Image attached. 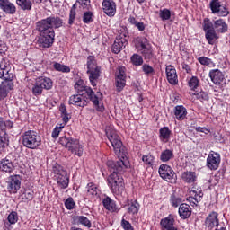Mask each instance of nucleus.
<instances>
[{"mask_svg": "<svg viewBox=\"0 0 230 230\" xmlns=\"http://www.w3.org/2000/svg\"><path fill=\"white\" fill-rule=\"evenodd\" d=\"M106 134L119 158L116 162L112 160L107 162L108 170L112 172L108 177V186L114 195H119V193L125 190V182H123V176H121V173L127 170L128 153L125 146H123L121 138L115 133V131L106 132Z\"/></svg>", "mask_w": 230, "mask_h": 230, "instance_id": "nucleus-1", "label": "nucleus"}, {"mask_svg": "<svg viewBox=\"0 0 230 230\" xmlns=\"http://www.w3.org/2000/svg\"><path fill=\"white\" fill-rule=\"evenodd\" d=\"M64 21L57 15H51L36 22L40 33L39 42L41 48H51L55 42V30L62 28Z\"/></svg>", "mask_w": 230, "mask_h": 230, "instance_id": "nucleus-2", "label": "nucleus"}, {"mask_svg": "<svg viewBox=\"0 0 230 230\" xmlns=\"http://www.w3.org/2000/svg\"><path fill=\"white\" fill-rule=\"evenodd\" d=\"M203 31H205V38L208 44L213 46L215 41L218 39L217 33H226L227 31V23L224 19H218L213 22L209 18H205L203 20Z\"/></svg>", "mask_w": 230, "mask_h": 230, "instance_id": "nucleus-3", "label": "nucleus"}, {"mask_svg": "<svg viewBox=\"0 0 230 230\" xmlns=\"http://www.w3.org/2000/svg\"><path fill=\"white\" fill-rule=\"evenodd\" d=\"M59 145L66 148L68 152L77 155V157H82L84 155V145L80 144V140L73 137H59Z\"/></svg>", "mask_w": 230, "mask_h": 230, "instance_id": "nucleus-4", "label": "nucleus"}, {"mask_svg": "<svg viewBox=\"0 0 230 230\" xmlns=\"http://www.w3.org/2000/svg\"><path fill=\"white\" fill-rule=\"evenodd\" d=\"M42 144L40 135L35 130H27L22 135V145L29 150H37L39 146Z\"/></svg>", "mask_w": 230, "mask_h": 230, "instance_id": "nucleus-5", "label": "nucleus"}, {"mask_svg": "<svg viewBox=\"0 0 230 230\" xmlns=\"http://www.w3.org/2000/svg\"><path fill=\"white\" fill-rule=\"evenodd\" d=\"M87 75H89L91 85H93V87H96V82L98 78H100V67L96 66L94 58L91 56L88 57L87 61Z\"/></svg>", "mask_w": 230, "mask_h": 230, "instance_id": "nucleus-6", "label": "nucleus"}, {"mask_svg": "<svg viewBox=\"0 0 230 230\" xmlns=\"http://www.w3.org/2000/svg\"><path fill=\"white\" fill-rule=\"evenodd\" d=\"M74 89L77 93H84L82 94L87 96L93 103H98V101L96 100V93L93 91V88L85 85L84 79L77 80L74 85Z\"/></svg>", "mask_w": 230, "mask_h": 230, "instance_id": "nucleus-7", "label": "nucleus"}, {"mask_svg": "<svg viewBox=\"0 0 230 230\" xmlns=\"http://www.w3.org/2000/svg\"><path fill=\"white\" fill-rule=\"evenodd\" d=\"M0 78L4 82H13V72H12V64L6 58H2L0 60Z\"/></svg>", "mask_w": 230, "mask_h": 230, "instance_id": "nucleus-8", "label": "nucleus"}, {"mask_svg": "<svg viewBox=\"0 0 230 230\" xmlns=\"http://www.w3.org/2000/svg\"><path fill=\"white\" fill-rule=\"evenodd\" d=\"M158 173L164 181L171 182V184H175V182H177V174L175 173V171H173V169L168 164H161L158 169Z\"/></svg>", "mask_w": 230, "mask_h": 230, "instance_id": "nucleus-9", "label": "nucleus"}, {"mask_svg": "<svg viewBox=\"0 0 230 230\" xmlns=\"http://www.w3.org/2000/svg\"><path fill=\"white\" fill-rule=\"evenodd\" d=\"M137 48L145 60H152L154 58V50H152V45L148 42V39L140 38Z\"/></svg>", "mask_w": 230, "mask_h": 230, "instance_id": "nucleus-10", "label": "nucleus"}, {"mask_svg": "<svg viewBox=\"0 0 230 230\" xmlns=\"http://www.w3.org/2000/svg\"><path fill=\"white\" fill-rule=\"evenodd\" d=\"M209 8L212 13H216L219 17H227L229 15V10L220 0H211Z\"/></svg>", "mask_w": 230, "mask_h": 230, "instance_id": "nucleus-11", "label": "nucleus"}, {"mask_svg": "<svg viewBox=\"0 0 230 230\" xmlns=\"http://www.w3.org/2000/svg\"><path fill=\"white\" fill-rule=\"evenodd\" d=\"M125 66H119L115 73V85L118 93H121L127 85V74Z\"/></svg>", "mask_w": 230, "mask_h": 230, "instance_id": "nucleus-12", "label": "nucleus"}, {"mask_svg": "<svg viewBox=\"0 0 230 230\" xmlns=\"http://www.w3.org/2000/svg\"><path fill=\"white\" fill-rule=\"evenodd\" d=\"M76 3L80 4L83 10H87L83 14V22H84V24H89L93 22V12H91L93 8L91 6V0H76Z\"/></svg>", "mask_w": 230, "mask_h": 230, "instance_id": "nucleus-13", "label": "nucleus"}, {"mask_svg": "<svg viewBox=\"0 0 230 230\" xmlns=\"http://www.w3.org/2000/svg\"><path fill=\"white\" fill-rule=\"evenodd\" d=\"M220 161V155L217 152L210 151L207 157V167H208L209 170H218Z\"/></svg>", "mask_w": 230, "mask_h": 230, "instance_id": "nucleus-14", "label": "nucleus"}, {"mask_svg": "<svg viewBox=\"0 0 230 230\" xmlns=\"http://www.w3.org/2000/svg\"><path fill=\"white\" fill-rule=\"evenodd\" d=\"M87 100H89V97L84 94H74L69 97L68 103L69 105H75V107H85L87 106Z\"/></svg>", "mask_w": 230, "mask_h": 230, "instance_id": "nucleus-15", "label": "nucleus"}, {"mask_svg": "<svg viewBox=\"0 0 230 230\" xmlns=\"http://www.w3.org/2000/svg\"><path fill=\"white\" fill-rule=\"evenodd\" d=\"M220 220H218V213L211 212L205 220V226L207 230H213L215 227H218Z\"/></svg>", "mask_w": 230, "mask_h": 230, "instance_id": "nucleus-16", "label": "nucleus"}, {"mask_svg": "<svg viewBox=\"0 0 230 230\" xmlns=\"http://www.w3.org/2000/svg\"><path fill=\"white\" fill-rule=\"evenodd\" d=\"M102 8L108 17H114L116 15V2L114 0H103Z\"/></svg>", "mask_w": 230, "mask_h": 230, "instance_id": "nucleus-17", "label": "nucleus"}, {"mask_svg": "<svg viewBox=\"0 0 230 230\" xmlns=\"http://www.w3.org/2000/svg\"><path fill=\"white\" fill-rule=\"evenodd\" d=\"M208 75L215 85L226 84V76L224 75V73L218 69L210 70Z\"/></svg>", "mask_w": 230, "mask_h": 230, "instance_id": "nucleus-18", "label": "nucleus"}, {"mask_svg": "<svg viewBox=\"0 0 230 230\" xmlns=\"http://www.w3.org/2000/svg\"><path fill=\"white\" fill-rule=\"evenodd\" d=\"M0 10L4 11L7 15H15L17 7L10 0H0Z\"/></svg>", "mask_w": 230, "mask_h": 230, "instance_id": "nucleus-19", "label": "nucleus"}, {"mask_svg": "<svg viewBox=\"0 0 230 230\" xmlns=\"http://www.w3.org/2000/svg\"><path fill=\"white\" fill-rule=\"evenodd\" d=\"M165 73L167 76V81L171 85H177L179 84V77L177 76V70L172 65H169L165 68Z\"/></svg>", "mask_w": 230, "mask_h": 230, "instance_id": "nucleus-20", "label": "nucleus"}, {"mask_svg": "<svg viewBox=\"0 0 230 230\" xmlns=\"http://www.w3.org/2000/svg\"><path fill=\"white\" fill-rule=\"evenodd\" d=\"M160 226L162 230H178L177 227H175V218H173L172 215L161 219Z\"/></svg>", "mask_w": 230, "mask_h": 230, "instance_id": "nucleus-21", "label": "nucleus"}, {"mask_svg": "<svg viewBox=\"0 0 230 230\" xmlns=\"http://www.w3.org/2000/svg\"><path fill=\"white\" fill-rule=\"evenodd\" d=\"M7 189L11 193H17V191L21 190V181L19 180V176H10V181L8 182Z\"/></svg>", "mask_w": 230, "mask_h": 230, "instance_id": "nucleus-22", "label": "nucleus"}, {"mask_svg": "<svg viewBox=\"0 0 230 230\" xmlns=\"http://www.w3.org/2000/svg\"><path fill=\"white\" fill-rule=\"evenodd\" d=\"M13 162L10 159V156H6L0 160V172H4L5 173H12L13 171Z\"/></svg>", "mask_w": 230, "mask_h": 230, "instance_id": "nucleus-23", "label": "nucleus"}, {"mask_svg": "<svg viewBox=\"0 0 230 230\" xmlns=\"http://www.w3.org/2000/svg\"><path fill=\"white\" fill-rule=\"evenodd\" d=\"M12 89H13V82L3 81L0 84V100H4Z\"/></svg>", "mask_w": 230, "mask_h": 230, "instance_id": "nucleus-24", "label": "nucleus"}, {"mask_svg": "<svg viewBox=\"0 0 230 230\" xmlns=\"http://www.w3.org/2000/svg\"><path fill=\"white\" fill-rule=\"evenodd\" d=\"M127 46V40L125 38H122L121 36H118L112 45V51L115 53V55H118Z\"/></svg>", "mask_w": 230, "mask_h": 230, "instance_id": "nucleus-25", "label": "nucleus"}, {"mask_svg": "<svg viewBox=\"0 0 230 230\" xmlns=\"http://www.w3.org/2000/svg\"><path fill=\"white\" fill-rule=\"evenodd\" d=\"M55 179L60 190H66L69 186V176L67 175V172L56 176Z\"/></svg>", "mask_w": 230, "mask_h": 230, "instance_id": "nucleus-26", "label": "nucleus"}, {"mask_svg": "<svg viewBox=\"0 0 230 230\" xmlns=\"http://www.w3.org/2000/svg\"><path fill=\"white\" fill-rule=\"evenodd\" d=\"M178 213L181 218L186 220V218H190V217H191V207L186 203L181 204Z\"/></svg>", "mask_w": 230, "mask_h": 230, "instance_id": "nucleus-27", "label": "nucleus"}, {"mask_svg": "<svg viewBox=\"0 0 230 230\" xmlns=\"http://www.w3.org/2000/svg\"><path fill=\"white\" fill-rule=\"evenodd\" d=\"M181 179L183 182H187V184H193L197 182L198 175L195 172L186 171L181 174Z\"/></svg>", "mask_w": 230, "mask_h": 230, "instance_id": "nucleus-28", "label": "nucleus"}, {"mask_svg": "<svg viewBox=\"0 0 230 230\" xmlns=\"http://www.w3.org/2000/svg\"><path fill=\"white\" fill-rule=\"evenodd\" d=\"M36 81L42 86L45 91H49L53 89V80L49 77L40 76L36 79Z\"/></svg>", "mask_w": 230, "mask_h": 230, "instance_id": "nucleus-29", "label": "nucleus"}, {"mask_svg": "<svg viewBox=\"0 0 230 230\" xmlns=\"http://www.w3.org/2000/svg\"><path fill=\"white\" fill-rule=\"evenodd\" d=\"M188 111L182 105H178L174 108V115L178 121H183L186 119Z\"/></svg>", "mask_w": 230, "mask_h": 230, "instance_id": "nucleus-30", "label": "nucleus"}, {"mask_svg": "<svg viewBox=\"0 0 230 230\" xmlns=\"http://www.w3.org/2000/svg\"><path fill=\"white\" fill-rule=\"evenodd\" d=\"M9 146L10 137L8 136V133H6V131L0 132V154H3V152H4V148Z\"/></svg>", "mask_w": 230, "mask_h": 230, "instance_id": "nucleus-31", "label": "nucleus"}, {"mask_svg": "<svg viewBox=\"0 0 230 230\" xmlns=\"http://www.w3.org/2000/svg\"><path fill=\"white\" fill-rule=\"evenodd\" d=\"M87 197H91V199H94V197H98L100 195V189L96 184L90 182L86 186Z\"/></svg>", "mask_w": 230, "mask_h": 230, "instance_id": "nucleus-32", "label": "nucleus"}, {"mask_svg": "<svg viewBox=\"0 0 230 230\" xmlns=\"http://www.w3.org/2000/svg\"><path fill=\"white\" fill-rule=\"evenodd\" d=\"M102 204L108 211H111V213H116L118 211V208L116 207V202L112 200L110 197H106L102 200Z\"/></svg>", "mask_w": 230, "mask_h": 230, "instance_id": "nucleus-33", "label": "nucleus"}, {"mask_svg": "<svg viewBox=\"0 0 230 230\" xmlns=\"http://www.w3.org/2000/svg\"><path fill=\"white\" fill-rule=\"evenodd\" d=\"M173 157V149H165L162 151L160 155V161H162V163H168V161H171Z\"/></svg>", "mask_w": 230, "mask_h": 230, "instance_id": "nucleus-34", "label": "nucleus"}, {"mask_svg": "<svg viewBox=\"0 0 230 230\" xmlns=\"http://www.w3.org/2000/svg\"><path fill=\"white\" fill-rule=\"evenodd\" d=\"M159 132L161 141H163L164 143H168V141H170V136H172V131L170 130V128L168 127H164L160 128Z\"/></svg>", "mask_w": 230, "mask_h": 230, "instance_id": "nucleus-35", "label": "nucleus"}, {"mask_svg": "<svg viewBox=\"0 0 230 230\" xmlns=\"http://www.w3.org/2000/svg\"><path fill=\"white\" fill-rule=\"evenodd\" d=\"M17 5L21 8V10L30 12L31 7L33 6V3L31 0H16Z\"/></svg>", "mask_w": 230, "mask_h": 230, "instance_id": "nucleus-36", "label": "nucleus"}, {"mask_svg": "<svg viewBox=\"0 0 230 230\" xmlns=\"http://www.w3.org/2000/svg\"><path fill=\"white\" fill-rule=\"evenodd\" d=\"M139 203L137 200H132L128 205V213L129 215H137L139 213Z\"/></svg>", "mask_w": 230, "mask_h": 230, "instance_id": "nucleus-37", "label": "nucleus"}, {"mask_svg": "<svg viewBox=\"0 0 230 230\" xmlns=\"http://www.w3.org/2000/svg\"><path fill=\"white\" fill-rule=\"evenodd\" d=\"M6 128H13V122L12 120H5L0 117V132H6Z\"/></svg>", "mask_w": 230, "mask_h": 230, "instance_id": "nucleus-38", "label": "nucleus"}, {"mask_svg": "<svg viewBox=\"0 0 230 230\" xmlns=\"http://www.w3.org/2000/svg\"><path fill=\"white\" fill-rule=\"evenodd\" d=\"M52 66L55 71H58L59 73H71V68L68 66L62 65L58 62H53Z\"/></svg>", "mask_w": 230, "mask_h": 230, "instance_id": "nucleus-39", "label": "nucleus"}, {"mask_svg": "<svg viewBox=\"0 0 230 230\" xmlns=\"http://www.w3.org/2000/svg\"><path fill=\"white\" fill-rule=\"evenodd\" d=\"M198 62L201 65V66H207V67H215L217 66V64H215V62H213V60L207 57H199L198 58Z\"/></svg>", "mask_w": 230, "mask_h": 230, "instance_id": "nucleus-40", "label": "nucleus"}, {"mask_svg": "<svg viewBox=\"0 0 230 230\" xmlns=\"http://www.w3.org/2000/svg\"><path fill=\"white\" fill-rule=\"evenodd\" d=\"M43 91H44V88L36 80L31 87V93H32L33 96H41Z\"/></svg>", "mask_w": 230, "mask_h": 230, "instance_id": "nucleus-41", "label": "nucleus"}, {"mask_svg": "<svg viewBox=\"0 0 230 230\" xmlns=\"http://www.w3.org/2000/svg\"><path fill=\"white\" fill-rule=\"evenodd\" d=\"M170 202H171V205L172 206V208H179V206H181V204H184V203H182V198H181L180 196H177L175 194H172L171 196Z\"/></svg>", "mask_w": 230, "mask_h": 230, "instance_id": "nucleus-42", "label": "nucleus"}, {"mask_svg": "<svg viewBox=\"0 0 230 230\" xmlns=\"http://www.w3.org/2000/svg\"><path fill=\"white\" fill-rule=\"evenodd\" d=\"M159 17L162 21H170L172 18V11H170V9H161Z\"/></svg>", "mask_w": 230, "mask_h": 230, "instance_id": "nucleus-43", "label": "nucleus"}, {"mask_svg": "<svg viewBox=\"0 0 230 230\" xmlns=\"http://www.w3.org/2000/svg\"><path fill=\"white\" fill-rule=\"evenodd\" d=\"M130 60L133 66H143V57H141L139 54H133Z\"/></svg>", "mask_w": 230, "mask_h": 230, "instance_id": "nucleus-44", "label": "nucleus"}, {"mask_svg": "<svg viewBox=\"0 0 230 230\" xmlns=\"http://www.w3.org/2000/svg\"><path fill=\"white\" fill-rule=\"evenodd\" d=\"M142 71L146 76H154L155 75V69L152 67V66L148 64L142 65Z\"/></svg>", "mask_w": 230, "mask_h": 230, "instance_id": "nucleus-45", "label": "nucleus"}, {"mask_svg": "<svg viewBox=\"0 0 230 230\" xmlns=\"http://www.w3.org/2000/svg\"><path fill=\"white\" fill-rule=\"evenodd\" d=\"M76 221L78 224H81L82 226H84L85 227L90 228L91 227V220L87 218L85 216H77Z\"/></svg>", "mask_w": 230, "mask_h": 230, "instance_id": "nucleus-46", "label": "nucleus"}, {"mask_svg": "<svg viewBox=\"0 0 230 230\" xmlns=\"http://www.w3.org/2000/svg\"><path fill=\"white\" fill-rule=\"evenodd\" d=\"M52 172L55 174V178L67 172L60 164H54Z\"/></svg>", "mask_w": 230, "mask_h": 230, "instance_id": "nucleus-47", "label": "nucleus"}, {"mask_svg": "<svg viewBox=\"0 0 230 230\" xmlns=\"http://www.w3.org/2000/svg\"><path fill=\"white\" fill-rule=\"evenodd\" d=\"M192 94L196 96L197 100H199L200 102H208V100H209V95L204 91H200L199 93H195Z\"/></svg>", "mask_w": 230, "mask_h": 230, "instance_id": "nucleus-48", "label": "nucleus"}, {"mask_svg": "<svg viewBox=\"0 0 230 230\" xmlns=\"http://www.w3.org/2000/svg\"><path fill=\"white\" fill-rule=\"evenodd\" d=\"M189 87L192 90L195 91L197 87H199V78L197 76H192L189 82H188Z\"/></svg>", "mask_w": 230, "mask_h": 230, "instance_id": "nucleus-49", "label": "nucleus"}, {"mask_svg": "<svg viewBox=\"0 0 230 230\" xmlns=\"http://www.w3.org/2000/svg\"><path fill=\"white\" fill-rule=\"evenodd\" d=\"M142 161L148 166H152V164H154V155H145L142 156Z\"/></svg>", "mask_w": 230, "mask_h": 230, "instance_id": "nucleus-50", "label": "nucleus"}, {"mask_svg": "<svg viewBox=\"0 0 230 230\" xmlns=\"http://www.w3.org/2000/svg\"><path fill=\"white\" fill-rule=\"evenodd\" d=\"M7 220L11 224H17V220H19V217L17 216V212L13 211L9 214Z\"/></svg>", "mask_w": 230, "mask_h": 230, "instance_id": "nucleus-51", "label": "nucleus"}, {"mask_svg": "<svg viewBox=\"0 0 230 230\" xmlns=\"http://www.w3.org/2000/svg\"><path fill=\"white\" fill-rule=\"evenodd\" d=\"M200 200H202V196L199 194H195V197L189 198V201L192 206H197Z\"/></svg>", "mask_w": 230, "mask_h": 230, "instance_id": "nucleus-52", "label": "nucleus"}, {"mask_svg": "<svg viewBox=\"0 0 230 230\" xmlns=\"http://www.w3.org/2000/svg\"><path fill=\"white\" fill-rule=\"evenodd\" d=\"M75 19H76V11H75V8H71L68 19V24L70 26L75 23Z\"/></svg>", "mask_w": 230, "mask_h": 230, "instance_id": "nucleus-53", "label": "nucleus"}, {"mask_svg": "<svg viewBox=\"0 0 230 230\" xmlns=\"http://www.w3.org/2000/svg\"><path fill=\"white\" fill-rule=\"evenodd\" d=\"M65 207L66 208V209H74L75 208V200L73 199V198H68L66 201H65Z\"/></svg>", "mask_w": 230, "mask_h": 230, "instance_id": "nucleus-54", "label": "nucleus"}, {"mask_svg": "<svg viewBox=\"0 0 230 230\" xmlns=\"http://www.w3.org/2000/svg\"><path fill=\"white\" fill-rule=\"evenodd\" d=\"M121 227L124 230H134V226H132V224H130V222H128L125 219L121 220Z\"/></svg>", "mask_w": 230, "mask_h": 230, "instance_id": "nucleus-55", "label": "nucleus"}, {"mask_svg": "<svg viewBox=\"0 0 230 230\" xmlns=\"http://www.w3.org/2000/svg\"><path fill=\"white\" fill-rule=\"evenodd\" d=\"M95 98L97 100V103L95 102H93V103L96 107V111H98V112H103V111H105V107H103V104H100V100L98 99L97 95H95Z\"/></svg>", "mask_w": 230, "mask_h": 230, "instance_id": "nucleus-56", "label": "nucleus"}, {"mask_svg": "<svg viewBox=\"0 0 230 230\" xmlns=\"http://www.w3.org/2000/svg\"><path fill=\"white\" fill-rule=\"evenodd\" d=\"M60 132H62V131L60 130V128H58V126H56V128L52 131L53 139H57V137H58V136H60Z\"/></svg>", "mask_w": 230, "mask_h": 230, "instance_id": "nucleus-57", "label": "nucleus"}, {"mask_svg": "<svg viewBox=\"0 0 230 230\" xmlns=\"http://www.w3.org/2000/svg\"><path fill=\"white\" fill-rule=\"evenodd\" d=\"M6 49H8L6 48V43L4 42L3 40H0V55H3V53H4Z\"/></svg>", "mask_w": 230, "mask_h": 230, "instance_id": "nucleus-58", "label": "nucleus"}, {"mask_svg": "<svg viewBox=\"0 0 230 230\" xmlns=\"http://www.w3.org/2000/svg\"><path fill=\"white\" fill-rule=\"evenodd\" d=\"M196 132H202L203 134H209V129L202 127H196L195 128Z\"/></svg>", "mask_w": 230, "mask_h": 230, "instance_id": "nucleus-59", "label": "nucleus"}, {"mask_svg": "<svg viewBox=\"0 0 230 230\" xmlns=\"http://www.w3.org/2000/svg\"><path fill=\"white\" fill-rule=\"evenodd\" d=\"M135 26H136V28H137V30H138L139 31H145L146 26H145V23H144V22H137V23Z\"/></svg>", "mask_w": 230, "mask_h": 230, "instance_id": "nucleus-60", "label": "nucleus"}, {"mask_svg": "<svg viewBox=\"0 0 230 230\" xmlns=\"http://www.w3.org/2000/svg\"><path fill=\"white\" fill-rule=\"evenodd\" d=\"M25 199H27V200H32L33 199V191H27L23 193Z\"/></svg>", "mask_w": 230, "mask_h": 230, "instance_id": "nucleus-61", "label": "nucleus"}, {"mask_svg": "<svg viewBox=\"0 0 230 230\" xmlns=\"http://www.w3.org/2000/svg\"><path fill=\"white\" fill-rule=\"evenodd\" d=\"M61 118L65 125H67V123L69 122V115L67 113H63L61 115Z\"/></svg>", "mask_w": 230, "mask_h": 230, "instance_id": "nucleus-62", "label": "nucleus"}, {"mask_svg": "<svg viewBox=\"0 0 230 230\" xmlns=\"http://www.w3.org/2000/svg\"><path fill=\"white\" fill-rule=\"evenodd\" d=\"M181 67L184 69V71H186V73H191V67H190V65L182 63Z\"/></svg>", "mask_w": 230, "mask_h": 230, "instance_id": "nucleus-63", "label": "nucleus"}, {"mask_svg": "<svg viewBox=\"0 0 230 230\" xmlns=\"http://www.w3.org/2000/svg\"><path fill=\"white\" fill-rule=\"evenodd\" d=\"M59 111L61 112V115L62 114H67V109L66 108V105H64V104L60 105Z\"/></svg>", "mask_w": 230, "mask_h": 230, "instance_id": "nucleus-64", "label": "nucleus"}]
</instances>
